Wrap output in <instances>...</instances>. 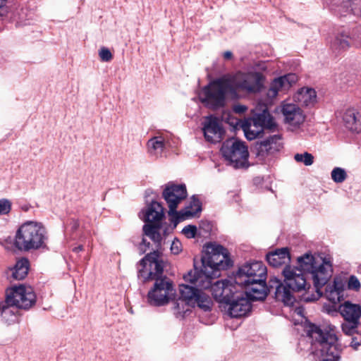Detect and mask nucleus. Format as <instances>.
Listing matches in <instances>:
<instances>
[{
  "label": "nucleus",
  "mask_w": 361,
  "mask_h": 361,
  "mask_svg": "<svg viewBox=\"0 0 361 361\" xmlns=\"http://www.w3.org/2000/svg\"><path fill=\"white\" fill-rule=\"evenodd\" d=\"M294 312H295V314H297L298 315L302 316L303 310H302L301 308H296V309L294 310Z\"/></svg>",
  "instance_id": "47"
},
{
  "label": "nucleus",
  "mask_w": 361,
  "mask_h": 361,
  "mask_svg": "<svg viewBox=\"0 0 361 361\" xmlns=\"http://www.w3.org/2000/svg\"><path fill=\"white\" fill-rule=\"evenodd\" d=\"M200 211V202L199 200L193 197L190 202V204L185 207V209L178 212L175 219L178 221H183L186 219L195 216Z\"/></svg>",
  "instance_id": "29"
},
{
  "label": "nucleus",
  "mask_w": 361,
  "mask_h": 361,
  "mask_svg": "<svg viewBox=\"0 0 361 361\" xmlns=\"http://www.w3.org/2000/svg\"><path fill=\"white\" fill-rule=\"evenodd\" d=\"M6 4V0H0V8Z\"/></svg>",
  "instance_id": "49"
},
{
  "label": "nucleus",
  "mask_w": 361,
  "mask_h": 361,
  "mask_svg": "<svg viewBox=\"0 0 361 361\" xmlns=\"http://www.w3.org/2000/svg\"><path fill=\"white\" fill-rule=\"evenodd\" d=\"M215 276L211 277V285L207 288L211 289V292L214 298L219 302L226 303L231 301V298L238 293V285L235 282L233 283L228 280L217 281L212 283V279Z\"/></svg>",
  "instance_id": "18"
},
{
  "label": "nucleus",
  "mask_w": 361,
  "mask_h": 361,
  "mask_svg": "<svg viewBox=\"0 0 361 361\" xmlns=\"http://www.w3.org/2000/svg\"><path fill=\"white\" fill-rule=\"evenodd\" d=\"M3 310V312L4 314H6L7 312H10L9 309L8 307H3L1 303L0 302V311Z\"/></svg>",
  "instance_id": "46"
},
{
  "label": "nucleus",
  "mask_w": 361,
  "mask_h": 361,
  "mask_svg": "<svg viewBox=\"0 0 361 361\" xmlns=\"http://www.w3.org/2000/svg\"><path fill=\"white\" fill-rule=\"evenodd\" d=\"M339 312L347 322H358L361 317V307L360 305L346 301L341 304L338 308Z\"/></svg>",
  "instance_id": "26"
},
{
  "label": "nucleus",
  "mask_w": 361,
  "mask_h": 361,
  "mask_svg": "<svg viewBox=\"0 0 361 361\" xmlns=\"http://www.w3.org/2000/svg\"><path fill=\"white\" fill-rule=\"evenodd\" d=\"M171 252L178 255L182 250V245L178 240H174L171 245Z\"/></svg>",
  "instance_id": "41"
},
{
  "label": "nucleus",
  "mask_w": 361,
  "mask_h": 361,
  "mask_svg": "<svg viewBox=\"0 0 361 361\" xmlns=\"http://www.w3.org/2000/svg\"><path fill=\"white\" fill-rule=\"evenodd\" d=\"M283 281L278 279L271 280L276 283L275 298L281 301L285 305L290 306L295 301L293 292L307 290L310 285L307 281L305 274L300 269L293 265H286L282 271Z\"/></svg>",
  "instance_id": "3"
},
{
  "label": "nucleus",
  "mask_w": 361,
  "mask_h": 361,
  "mask_svg": "<svg viewBox=\"0 0 361 361\" xmlns=\"http://www.w3.org/2000/svg\"><path fill=\"white\" fill-rule=\"evenodd\" d=\"M267 267L262 262H254L242 266L235 278L236 284L247 283L250 281H262L266 279Z\"/></svg>",
  "instance_id": "14"
},
{
  "label": "nucleus",
  "mask_w": 361,
  "mask_h": 361,
  "mask_svg": "<svg viewBox=\"0 0 361 361\" xmlns=\"http://www.w3.org/2000/svg\"><path fill=\"white\" fill-rule=\"evenodd\" d=\"M307 334L312 340L317 361H339L341 346L338 343L334 326L330 324L322 326L311 324L307 328Z\"/></svg>",
  "instance_id": "2"
},
{
  "label": "nucleus",
  "mask_w": 361,
  "mask_h": 361,
  "mask_svg": "<svg viewBox=\"0 0 361 361\" xmlns=\"http://www.w3.org/2000/svg\"><path fill=\"white\" fill-rule=\"evenodd\" d=\"M28 269V260L25 258H22L17 261L13 268L10 269L11 277L15 280H22L27 276Z\"/></svg>",
  "instance_id": "30"
},
{
  "label": "nucleus",
  "mask_w": 361,
  "mask_h": 361,
  "mask_svg": "<svg viewBox=\"0 0 361 361\" xmlns=\"http://www.w3.org/2000/svg\"><path fill=\"white\" fill-rule=\"evenodd\" d=\"M164 215V208L161 204L158 202L153 201L144 213V221L154 223V225H159Z\"/></svg>",
  "instance_id": "25"
},
{
  "label": "nucleus",
  "mask_w": 361,
  "mask_h": 361,
  "mask_svg": "<svg viewBox=\"0 0 361 361\" xmlns=\"http://www.w3.org/2000/svg\"><path fill=\"white\" fill-rule=\"evenodd\" d=\"M83 250V246L82 245H79L78 247H75L73 248V252H78L80 251H82Z\"/></svg>",
  "instance_id": "48"
},
{
  "label": "nucleus",
  "mask_w": 361,
  "mask_h": 361,
  "mask_svg": "<svg viewBox=\"0 0 361 361\" xmlns=\"http://www.w3.org/2000/svg\"><path fill=\"white\" fill-rule=\"evenodd\" d=\"M345 126L352 132H361V112L355 109H348L343 117Z\"/></svg>",
  "instance_id": "27"
},
{
  "label": "nucleus",
  "mask_w": 361,
  "mask_h": 361,
  "mask_svg": "<svg viewBox=\"0 0 361 361\" xmlns=\"http://www.w3.org/2000/svg\"><path fill=\"white\" fill-rule=\"evenodd\" d=\"M350 45V38L345 33L335 34L330 42V49L335 55H340L347 51Z\"/></svg>",
  "instance_id": "24"
},
{
  "label": "nucleus",
  "mask_w": 361,
  "mask_h": 361,
  "mask_svg": "<svg viewBox=\"0 0 361 361\" xmlns=\"http://www.w3.org/2000/svg\"><path fill=\"white\" fill-rule=\"evenodd\" d=\"M174 310H175V314L178 316V317H183L184 315V314H185L186 312H183V313H179L178 311L180 310H183V305L180 304V306H179V308L177 307V300L176 301V302L174 303Z\"/></svg>",
  "instance_id": "43"
},
{
  "label": "nucleus",
  "mask_w": 361,
  "mask_h": 361,
  "mask_svg": "<svg viewBox=\"0 0 361 361\" xmlns=\"http://www.w3.org/2000/svg\"><path fill=\"white\" fill-rule=\"evenodd\" d=\"M197 227L193 225H188L183 228L182 233L188 238H193L197 233Z\"/></svg>",
  "instance_id": "37"
},
{
  "label": "nucleus",
  "mask_w": 361,
  "mask_h": 361,
  "mask_svg": "<svg viewBox=\"0 0 361 361\" xmlns=\"http://www.w3.org/2000/svg\"><path fill=\"white\" fill-rule=\"evenodd\" d=\"M267 260L274 267H278L283 264L286 266L290 261V256L288 248L284 247L268 253Z\"/></svg>",
  "instance_id": "28"
},
{
  "label": "nucleus",
  "mask_w": 361,
  "mask_h": 361,
  "mask_svg": "<svg viewBox=\"0 0 361 361\" xmlns=\"http://www.w3.org/2000/svg\"><path fill=\"white\" fill-rule=\"evenodd\" d=\"M348 287L350 290H358L360 288V283L357 278L355 276H351L348 280Z\"/></svg>",
  "instance_id": "40"
},
{
  "label": "nucleus",
  "mask_w": 361,
  "mask_h": 361,
  "mask_svg": "<svg viewBox=\"0 0 361 361\" xmlns=\"http://www.w3.org/2000/svg\"><path fill=\"white\" fill-rule=\"evenodd\" d=\"M11 209V202L7 199H0V215L7 214Z\"/></svg>",
  "instance_id": "36"
},
{
  "label": "nucleus",
  "mask_w": 361,
  "mask_h": 361,
  "mask_svg": "<svg viewBox=\"0 0 361 361\" xmlns=\"http://www.w3.org/2000/svg\"><path fill=\"white\" fill-rule=\"evenodd\" d=\"M175 290L172 281L166 277L157 279L153 288L148 292L147 302L154 306L168 304L173 298Z\"/></svg>",
  "instance_id": "12"
},
{
  "label": "nucleus",
  "mask_w": 361,
  "mask_h": 361,
  "mask_svg": "<svg viewBox=\"0 0 361 361\" xmlns=\"http://www.w3.org/2000/svg\"><path fill=\"white\" fill-rule=\"evenodd\" d=\"M47 240V231L42 224L27 221L17 229L14 245L20 251L28 252L44 247Z\"/></svg>",
  "instance_id": "5"
},
{
  "label": "nucleus",
  "mask_w": 361,
  "mask_h": 361,
  "mask_svg": "<svg viewBox=\"0 0 361 361\" xmlns=\"http://www.w3.org/2000/svg\"><path fill=\"white\" fill-rule=\"evenodd\" d=\"M348 322V324H344L342 325V329L345 334L350 335L355 331L358 322Z\"/></svg>",
  "instance_id": "39"
},
{
  "label": "nucleus",
  "mask_w": 361,
  "mask_h": 361,
  "mask_svg": "<svg viewBox=\"0 0 361 361\" xmlns=\"http://www.w3.org/2000/svg\"><path fill=\"white\" fill-rule=\"evenodd\" d=\"M298 81V76L294 73H289L274 79L270 84L267 96L269 102L275 99L280 92L286 91Z\"/></svg>",
  "instance_id": "21"
},
{
  "label": "nucleus",
  "mask_w": 361,
  "mask_h": 361,
  "mask_svg": "<svg viewBox=\"0 0 361 361\" xmlns=\"http://www.w3.org/2000/svg\"><path fill=\"white\" fill-rule=\"evenodd\" d=\"M196 288L189 285L181 284L179 286L180 298L177 300V307L179 308L180 305H183V310L178 311L179 313L187 312L190 311V306L197 305L204 311H209L212 307V300L210 297L202 293L201 290H207V288H201L195 284Z\"/></svg>",
  "instance_id": "6"
},
{
  "label": "nucleus",
  "mask_w": 361,
  "mask_h": 361,
  "mask_svg": "<svg viewBox=\"0 0 361 361\" xmlns=\"http://www.w3.org/2000/svg\"><path fill=\"white\" fill-rule=\"evenodd\" d=\"M233 57V54L230 51H226L224 53V58L226 60L231 59Z\"/></svg>",
  "instance_id": "45"
},
{
  "label": "nucleus",
  "mask_w": 361,
  "mask_h": 361,
  "mask_svg": "<svg viewBox=\"0 0 361 361\" xmlns=\"http://www.w3.org/2000/svg\"><path fill=\"white\" fill-rule=\"evenodd\" d=\"M230 90L228 80H218L210 82L198 93V98L206 106L216 109L222 106L225 102V94Z\"/></svg>",
  "instance_id": "7"
},
{
  "label": "nucleus",
  "mask_w": 361,
  "mask_h": 361,
  "mask_svg": "<svg viewBox=\"0 0 361 361\" xmlns=\"http://www.w3.org/2000/svg\"><path fill=\"white\" fill-rule=\"evenodd\" d=\"M163 197L169 207V215L176 219L178 212V205L187 197V190L184 185H171L166 187Z\"/></svg>",
  "instance_id": "17"
},
{
  "label": "nucleus",
  "mask_w": 361,
  "mask_h": 361,
  "mask_svg": "<svg viewBox=\"0 0 361 361\" xmlns=\"http://www.w3.org/2000/svg\"><path fill=\"white\" fill-rule=\"evenodd\" d=\"M228 81L231 91L256 93L263 87L264 77L259 72L238 73Z\"/></svg>",
  "instance_id": "9"
},
{
  "label": "nucleus",
  "mask_w": 361,
  "mask_h": 361,
  "mask_svg": "<svg viewBox=\"0 0 361 361\" xmlns=\"http://www.w3.org/2000/svg\"><path fill=\"white\" fill-rule=\"evenodd\" d=\"M280 109L283 121L289 130L294 131L301 128L305 121L306 116L298 105L284 101L281 104Z\"/></svg>",
  "instance_id": "15"
},
{
  "label": "nucleus",
  "mask_w": 361,
  "mask_h": 361,
  "mask_svg": "<svg viewBox=\"0 0 361 361\" xmlns=\"http://www.w3.org/2000/svg\"><path fill=\"white\" fill-rule=\"evenodd\" d=\"M228 314L232 317L245 316L251 309V304L247 298L240 290L235 294L231 301L226 303Z\"/></svg>",
  "instance_id": "19"
},
{
  "label": "nucleus",
  "mask_w": 361,
  "mask_h": 361,
  "mask_svg": "<svg viewBox=\"0 0 361 361\" xmlns=\"http://www.w3.org/2000/svg\"><path fill=\"white\" fill-rule=\"evenodd\" d=\"M221 152L234 168L247 166L249 152L243 142L237 140H228L223 145Z\"/></svg>",
  "instance_id": "11"
},
{
  "label": "nucleus",
  "mask_w": 361,
  "mask_h": 361,
  "mask_svg": "<svg viewBox=\"0 0 361 361\" xmlns=\"http://www.w3.org/2000/svg\"><path fill=\"white\" fill-rule=\"evenodd\" d=\"M295 102L304 106H312L317 102L316 91L310 87L300 89L293 96Z\"/></svg>",
  "instance_id": "23"
},
{
  "label": "nucleus",
  "mask_w": 361,
  "mask_h": 361,
  "mask_svg": "<svg viewBox=\"0 0 361 361\" xmlns=\"http://www.w3.org/2000/svg\"><path fill=\"white\" fill-rule=\"evenodd\" d=\"M298 267L302 273L310 272L312 274L315 289L319 297L320 288L325 285L331 276L332 265L329 257L312 255L306 253L297 259Z\"/></svg>",
  "instance_id": "4"
},
{
  "label": "nucleus",
  "mask_w": 361,
  "mask_h": 361,
  "mask_svg": "<svg viewBox=\"0 0 361 361\" xmlns=\"http://www.w3.org/2000/svg\"><path fill=\"white\" fill-rule=\"evenodd\" d=\"M346 173L344 169L337 167L331 171V178L336 183H342L346 178Z\"/></svg>",
  "instance_id": "35"
},
{
  "label": "nucleus",
  "mask_w": 361,
  "mask_h": 361,
  "mask_svg": "<svg viewBox=\"0 0 361 361\" xmlns=\"http://www.w3.org/2000/svg\"><path fill=\"white\" fill-rule=\"evenodd\" d=\"M202 130L206 140L212 143L219 142L224 133L219 120L212 116L205 118Z\"/></svg>",
  "instance_id": "22"
},
{
  "label": "nucleus",
  "mask_w": 361,
  "mask_h": 361,
  "mask_svg": "<svg viewBox=\"0 0 361 361\" xmlns=\"http://www.w3.org/2000/svg\"><path fill=\"white\" fill-rule=\"evenodd\" d=\"M149 243L146 244V241L145 239L142 240V243L140 245V250L142 252H145L147 251L146 247H149Z\"/></svg>",
  "instance_id": "44"
},
{
  "label": "nucleus",
  "mask_w": 361,
  "mask_h": 361,
  "mask_svg": "<svg viewBox=\"0 0 361 361\" xmlns=\"http://www.w3.org/2000/svg\"><path fill=\"white\" fill-rule=\"evenodd\" d=\"M294 159L297 162H302L305 166H311L314 162V157L308 152L295 154Z\"/></svg>",
  "instance_id": "34"
},
{
  "label": "nucleus",
  "mask_w": 361,
  "mask_h": 361,
  "mask_svg": "<svg viewBox=\"0 0 361 361\" xmlns=\"http://www.w3.org/2000/svg\"><path fill=\"white\" fill-rule=\"evenodd\" d=\"M6 295L8 305L22 309L31 307L36 301V295L32 288L23 284L8 288Z\"/></svg>",
  "instance_id": "10"
},
{
  "label": "nucleus",
  "mask_w": 361,
  "mask_h": 361,
  "mask_svg": "<svg viewBox=\"0 0 361 361\" xmlns=\"http://www.w3.org/2000/svg\"><path fill=\"white\" fill-rule=\"evenodd\" d=\"M240 127L245 137L249 140H252L262 133L264 128L272 130L276 127V124L267 108H265L262 113L257 114L252 118L243 121Z\"/></svg>",
  "instance_id": "8"
},
{
  "label": "nucleus",
  "mask_w": 361,
  "mask_h": 361,
  "mask_svg": "<svg viewBox=\"0 0 361 361\" xmlns=\"http://www.w3.org/2000/svg\"><path fill=\"white\" fill-rule=\"evenodd\" d=\"M247 110V107L244 105L237 104L233 107V111L238 114H243Z\"/></svg>",
  "instance_id": "42"
},
{
  "label": "nucleus",
  "mask_w": 361,
  "mask_h": 361,
  "mask_svg": "<svg viewBox=\"0 0 361 361\" xmlns=\"http://www.w3.org/2000/svg\"><path fill=\"white\" fill-rule=\"evenodd\" d=\"M281 136L274 135L257 142L254 153L257 161L267 162L276 152L281 149Z\"/></svg>",
  "instance_id": "16"
},
{
  "label": "nucleus",
  "mask_w": 361,
  "mask_h": 361,
  "mask_svg": "<svg viewBox=\"0 0 361 361\" xmlns=\"http://www.w3.org/2000/svg\"><path fill=\"white\" fill-rule=\"evenodd\" d=\"M266 279L262 281H250L247 283L237 284L238 289L244 293L245 297L251 300H262L267 295Z\"/></svg>",
  "instance_id": "20"
},
{
  "label": "nucleus",
  "mask_w": 361,
  "mask_h": 361,
  "mask_svg": "<svg viewBox=\"0 0 361 361\" xmlns=\"http://www.w3.org/2000/svg\"><path fill=\"white\" fill-rule=\"evenodd\" d=\"M159 250H154L147 254L140 262L138 276L144 281L159 279L162 274L164 262Z\"/></svg>",
  "instance_id": "13"
},
{
  "label": "nucleus",
  "mask_w": 361,
  "mask_h": 361,
  "mask_svg": "<svg viewBox=\"0 0 361 361\" xmlns=\"http://www.w3.org/2000/svg\"><path fill=\"white\" fill-rule=\"evenodd\" d=\"M159 230L160 224L151 225L147 224L143 226L144 234L154 242L155 250H159L161 247L162 238L159 233Z\"/></svg>",
  "instance_id": "31"
},
{
  "label": "nucleus",
  "mask_w": 361,
  "mask_h": 361,
  "mask_svg": "<svg viewBox=\"0 0 361 361\" xmlns=\"http://www.w3.org/2000/svg\"><path fill=\"white\" fill-rule=\"evenodd\" d=\"M148 152L154 157L161 155L164 149V140L161 137H154L147 142Z\"/></svg>",
  "instance_id": "32"
},
{
  "label": "nucleus",
  "mask_w": 361,
  "mask_h": 361,
  "mask_svg": "<svg viewBox=\"0 0 361 361\" xmlns=\"http://www.w3.org/2000/svg\"><path fill=\"white\" fill-rule=\"evenodd\" d=\"M341 291V286L334 281L333 285H329L326 287V295L330 301L336 303L340 300Z\"/></svg>",
  "instance_id": "33"
},
{
  "label": "nucleus",
  "mask_w": 361,
  "mask_h": 361,
  "mask_svg": "<svg viewBox=\"0 0 361 361\" xmlns=\"http://www.w3.org/2000/svg\"><path fill=\"white\" fill-rule=\"evenodd\" d=\"M99 56L100 59L105 62L110 61L113 58L112 54L109 49L106 47H102L99 49Z\"/></svg>",
  "instance_id": "38"
},
{
  "label": "nucleus",
  "mask_w": 361,
  "mask_h": 361,
  "mask_svg": "<svg viewBox=\"0 0 361 361\" xmlns=\"http://www.w3.org/2000/svg\"><path fill=\"white\" fill-rule=\"evenodd\" d=\"M314 299H315V298H307L305 300H306L307 301H309V300H314Z\"/></svg>",
  "instance_id": "50"
},
{
  "label": "nucleus",
  "mask_w": 361,
  "mask_h": 361,
  "mask_svg": "<svg viewBox=\"0 0 361 361\" xmlns=\"http://www.w3.org/2000/svg\"><path fill=\"white\" fill-rule=\"evenodd\" d=\"M202 267L194 269L183 276L185 282L192 283L201 288L211 285V277L218 276V271L232 265L228 251L221 245L207 243L202 256Z\"/></svg>",
  "instance_id": "1"
}]
</instances>
